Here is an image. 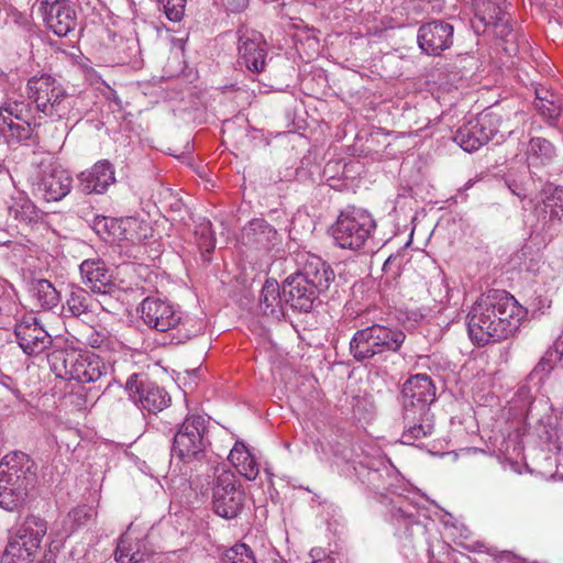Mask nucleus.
<instances>
[{
    "instance_id": "nucleus-1",
    "label": "nucleus",
    "mask_w": 563,
    "mask_h": 563,
    "mask_svg": "<svg viewBox=\"0 0 563 563\" xmlns=\"http://www.w3.org/2000/svg\"><path fill=\"white\" fill-rule=\"evenodd\" d=\"M526 313L510 294L489 290L475 301L467 314L470 338L477 345L505 340L519 329Z\"/></svg>"
},
{
    "instance_id": "nucleus-2",
    "label": "nucleus",
    "mask_w": 563,
    "mask_h": 563,
    "mask_svg": "<svg viewBox=\"0 0 563 563\" xmlns=\"http://www.w3.org/2000/svg\"><path fill=\"white\" fill-rule=\"evenodd\" d=\"M36 483V465L23 452H11L0 462V507L14 511L29 499Z\"/></svg>"
},
{
    "instance_id": "nucleus-3",
    "label": "nucleus",
    "mask_w": 563,
    "mask_h": 563,
    "mask_svg": "<svg viewBox=\"0 0 563 563\" xmlns=\"http://www.w3.org/2000/svg\"><path fill=\"white\" fill-rule=\"evenodd\" d=\"M51 366L57 377L82 384L100 382L109 373L108 365L100 356L73 345L55 352L51 357Z\"/></svg>"
},
{
    "instance_id": "nucleus-4",
    "label": "nucleus",
    "mask_w": 563,
    "mask_h": 563,
    "mask_svg": "<svg viewBox=\"0 0 563 563\" xmlns=\"http://www.w3.org/2000/svg\"><path fill=\"white\" fill-rule=\"evenodd\" d=\"M29 99L35 104L41 118L58 121L73 109V98L64 86L47 74L33 76L26 85Z\"/></svg>"
},
{
    "instance_id": "nucleus-5",
    "label": "nucleus",
    "mask_w": 563,
    "mask_h": 563,
    "mask_svg": "<svg viewBox=\"0 0 563 563\" xmlns=\"http://www.w3.org/2000/svg\"><path fill=\"white\" fill-rule=\"evenodd\" d=\"M376 229L372 214L363 209H350L338 217L332 227V236L341 249L357 251L362 249Z\"/></svg>"
},
{
    "instance_id": "nucleus-6",
    "label": "nucleus",
    "mask_w": 563,
    "mask_h": 563,
    "mask_svg": "<svg viewBox=\"0 0 563 563\" xmlns=\"http://www.w3.org/2000/svg\"><path fill=\"white\" fill-rule=\"evenodd\" d=\"M47 533V522L37 516H29L9 541L2 563H31Z\"/></svg>"
},
{
    "instance_id": "nucleus-7",
    "label": "nucleus",
    "mask_w": 563,
    "mask_h": 563,
    "mask_svg": "<svg viewBox=\"0 0 563 563\" xmlns=\"http://www.w3.org/2000/svg\"><path fill=\"white\" fill-rule=\"evenodd\" d=\"M426 501L427 499L417 493L397 494L390 497L387 505L388 514L399 538L411 539L415 529H422L419 517L424 514Z\"/></svg>"
},
{
    "instance_id": "nucleus-8",
    "label": "nucleus",
    "mask_w": 563,
    "mask_h": 563,
    "mask_svg": "<svg viewBox=\"0 0 563 563\" xmlns=\"http://www.w3.org/2000/svg\"><path fill=\"white\" fill-rule=\"evenodd\" d=\"M206 423L207 420L202 416L192 415L187 417L174 435L173 455L183 462L200 459L209 444L205 437Z\"/></svg>"
},
{
    "instance_id": "nucleus-9",
    "label": "nucleus",
    "mask_w": 563,
    "mask_h": 563,
    "mask_svg": "<svg viewBox=\"0 0 563 563\" xmlns=\"http://www.w3.org/2000/svg\"><path fill=\"white\" fill-rule=\"evenodd\" d=\"M501 115L495 111H486L467 120L457 129L453 141L465 152H474L490 141L500 131Z\"/></svg>"
},
{
    "instance_id": "nucleus-10",
    "label": "nucleus",
    "mask_w": 563,
    "mask_h": 563,
    "mask_svg": "<svg viewBox=\"0 0 563 563\" xmlns=\"http://www.w3.org/2000/svg\"><path fill=\"white\" fill-rule=\"evenodd\" d=\"M31 185L35 195L46 201H59L73 187L70 174L53 162H42L31 176Z\"/></svg>"
},
{
    "instance_id": "nucleus-11",
    "label": "nucleus",
    "mask_w": 563,
    "mask_h": 563,
    "mask_svg": "<svg viewBox=\"0 0 563 563\" xmlns=\"http://www.w3.org/2000/svg\"><path fill=\"white\" fill-rule=\"evenodd\" d=\"M213 508L217 515L231 519L243 508L244 493L236 485L235 475L230 471L220 472L213 484Z\"/></svg>"
},
{
    "instance_id": "nucleus-12",
    "label": "nucleus",
    "mask_w": 563,
    "mask_h": 563,
    "mask_svg": "<svg viewBox=\"0 0 563 563\" xmlns=\"http://www.w3.org/2000/svg\"><path fill=\"white\" fill-rule=\"evenodd\" d=\"M125 388L131 399L151 413L164 410L172 400L169 394L163 387L139 374H132L128 378Z\"/></svg>"
},
{
    "instance_id": "nucleus-13",
    "label": "nucleus",
    "mask_w": 563,
    "mask_h": 563,
    "mask_svg": "<svg viewBox=\"0 0 563 563\" xmlns=\"http://www.w3.org/2000/svg\"><path fill=\"white\" fill-rule=\"evenodd\" d=\"M239 63L254 74L264 71L267 62L266 41L262 33L251 29L238 31Z\"/></svg>"
},
{
    "instance_id": "nucleus-14",
    "label": "nucleus",
    "mask_w": 563,
    "mask_h": 563,
    "mask_svg": "<svg viewBox=\"0 0 563 563\" xmlns=\"http://www.w3.org/2000/svg\"><path fill=\"white\" fill-rule=\"evenodd\" d=\"M435 399V386L427 374L410 376L402 385L401 401L404 411L427 412Z\"/></svg>"
},
{
    "instance_id": "nucleus-15",
    "label": "nucleus",
    "mask_w": 563,
    "mask_h": 563,
    "mask_svg": "<svg viewBox=\"0 0 563 563\" xmlns=\"http://www.w3.org/2000/svg\"><path fill=\"white\" fill-rule=\"evenodd\" d=\"M40 12L45 25L57 36H66L77 25V13L68 0H42Z\"/></svg>"
},
{
    "instance_id": "nucleus-16",
    "label": "nucleus",
    "mask_w": 563,
    "mask_h": 563,
    "mask_svg": "<svg viewBox=\"0 0 563 563\" xmlns=\"http://www.w3.org/2000/svg\"><path fill=\"white\" fill-rule=\"evenodd\" d=\"M139 312L147 327L161 332L176 328L181 320V312L174 305L157 297L145 298Z\"/></svg>"
},
{
    "instance_id": "nucleus-17",
    "label": "nucleus",
    "mask_w": 563,
    "mask_h": 563,
    "mask_svg": "<svg viewBox=\"0 0 563 563\" xmlns=\"http://www.w3.org/2000/svg\"><path fill=\"white\" fill-rule=\"evenodd\" d=\"M14 334L19 346L29 356L40 355L52 344V336L32 314L24 316L15 324Z\"/></svg>"
},
{
    "instance_id": "nucleus-18",
    "label": "nucleus",
    "mask_w": 563,
    "mask_h": 563,
    "mask_svg": "<svg viewBox=\"0 0 563 563\" xmlns=\"http://www.w3.org/2000/svg\"><path fill=\"white\" fill-rule=\"evenodd\" d=\"M296 263L298 269L295 273L316 292L321 294L329 289L334 279V273L321 257L306 252L298 253Z\"/></svg>"
},
{
    "instance_id": "nucleus-19",
    "label": "nucleus",
    "mask_w": 563,
    "mask_h": 563,
    "mask_svg": "<svg viewBox=\"0 0 563 563\" xmlns=\"http://www.w3.org/2000/svg\"><path fill=\"white\" fill-rule=\"evenodd\" d=\"M454 27L443 21H432L421 25L418 30V44L428 55H440L451 47Z\"/></svg>"
},
{
    "instance_id": "nucleus-20",
    "label": "nucleus",
    "mask_w": 563,
    "mask_h": 563,
    "mask_svg": "<svg viewBox=\"0 0 563 563\" xmlns=\"http://www.w3.org/2000/svg\"><path fill=\"white\" fill-rule=\"evenodd\" d=\"M114 181V167L108 159L98 161L78 175V187L86 195H102Z\"/></svg>"
},
{
    "instance_id": "nucleus-21",
    "label": "nucleus",
    "mask_w": 563,
    "mask_h": 563,
    "mask_svg": "<svg viewBox=\"0 0 563 563\" xmlns=\"http://www.w3.org/2000/svg\"><path fill=\"white\" fill-rule=\"evenodd\" d=\"M282 294L286 305L291 309L309 312L312 309L318 292L305 283V280L296 273L289 275L283 283Z\"/></svg>"
},
{
    "instance_id": "nucleus-22",
    "label": "nucleus",
    "mask_w": 563,
    "mask_h": 563,
    "mask_svg": "<svg viewBox=\"0 0 563 563\" xmlns=\"http://www.w3.org/2000/svg\"><path fill=\"white\" fill-rule=\"evenodd\" d=\"M82 283L92 292L108 295L114 291L115 285L107 264L99 257L85 260L79 265Z\"/></svg>"
},
{
    "instance_id": "nucleus-23",
    "label": "nucleus",
    "mask_w": 563,
    "mask_h": 563,
    "mask_svg": "<svg viewBox=\"0 0 563 563\" xmlns=\"http://www.w3.org/2000/svg\"><path fill=\"white\" fill-rule=\"evenodd\" d=\"M101 303L85 288L70 286L63 309L66 316L80 318L96 314Z\"/></svg>"
},
{
    "instance_id": "nucleus-24",
    "label": "nucleus",
    "mask_w": 563,
    "mask_h": 563,
    "mask_svg": "<svg viewBox=\"0 0 563 563\" xmlns=\"http://www.w3.org/2000/svg\"><path fill=\"white\" fill-rule=\"evenodd\" d=\"M148 555L144 540L140 534H135L132 525L121 536L115 550V560L118 563H141Z\"/></svg>"
},
{
    "instance_id": "nucleus-25",
    "label": "nucleus",
    "mask_w": 563,
    "mask_h": 563,
    "mask_svg": "<svg viewBox=\"0 0 563 563\" xmlns=\"http://www.w3.org/2000/svg\"><path fill=\"white\" fill-rule=\"evenodd\" d=\"M405 430L402 439L405 443L430 437L434 429L433 415L427 412L404 411Z\"/></svg>"
},
{
    "instance_id": "nucleus-26",
    "label": "nucleus",
    "mask_w": 563,
    "mask_h": 563,
    "mask_svg": "<svg viewBox=\"0 0 563 563\" xmlns=\"http://www.w3.org/2000/svg\"><path fill=\"white\" fill-rule=\"evenodd\" d=\"M476 15L485 25L494 26L496 34L500 37H506L511 32L505 3L485 1L477 9Z\"/></svg>"
},
{
    "instance_id": "nucleus-27",
    "label": "nucleus",
    "mask_w": 563,
    "mask_h": 563,
    "mask_svg": "<svg viewBox=\"0 0 563 563\" xmlns=\"http://www.w3.org/2000/svg\"><path fill=\"white\" fill-rule=\"evenodd\" d=\"M229 460L246 479L254 481L257 477L260 472L258 464L244 442H235L229 454Z\"/></svg>"
},
{
    "instance_id": "nucleus-28",
    "label": "nucleus",
    "mask_w": 563,
    "mask_h": 563,
    "mask_svg": "<svg viewBox=\"0 0 563 563\" xmlns=\"http://www.w3.org/2000/svg\"><path fill=\"white\" fill-rule=\"evenodd\" d=\"M284 298L276 280H266L260 296V308L264 314L279 319L284 316Z\"/></svg>"
},
{
    "instance_id": "nucleus-29",
    "label": "nucleus",
    "mask_w": 563,
    "mask_h": 563,
    "mask_svg": "<svg viewBox=\"0 0 563 563\" xmlns=\"http://www.w3.org/2000/svg\"><path fill=\"white\" fill-rule=\"evenodd\" d=\"M373 333L369 327L357 330L350 341V352L354 360L364 362L380 354L376 341L372 338Z\"/></svg>"
},
{
    "instance_id": "nucleus-30",
    "label": "nucleus",
    "mask_w": 563,
    "mask_h": 563,
    "mask_svg": "<svg viewBox=\"0 0 563 563\" xmlns=\"http://www.w3.org/2000/svg\"><path fill=\"white\" fill-rule=\"evenodd\" d=\"M380 353L397 352L405 342L406 334L397 328H388L383 324H373L369 327Z\"/></svg>"
},
{
    "instance_id": "nucleus-31",
    "label": "nucleus",
    "mask_w": 563,
    "mask_h": 563,
    "mask_svg": "<svg viewBox=\"0 0 563 563\" xmlns=\"http://www.w3.org/2000/svg\"><path fill=\"white\" fill-rule=\"evenodd\" d=\"M34 119L0 121V131L8 144L14 145L29 140L35 125Z\"/></svg>"
},
{
    "instance_id": "nucleus-32",
    "label": "nucleus",
    "mask_w": 563,
    "mask_h": 563,
    "mask_svg": "<svg viewBox=\"0 0 563 563\" xmlns=\"http://www.w3.org/2000/svg\"><path fill=\"white\" fill-rule=\"evenodd\" d=\"M534 107L547 120H555L561 114V99L552 90L541 87L536 89Z\"/></svg>"
},
{
    "instance_id": "nucleus-33",
    "label": "nucleus",
    "mask_w": 563,
    "mask_h": 563,
    "mask_svg": "<svg viewBox=\"0 0 563 563\" xmlns=\"http://www.w3.org/2000/svg\"><path fill=\"white\" fill-rule=\"evenodd\" d=\"M8 212L11 218L24 223L36 222L41 217L33 201L23 195H19L12 199Z\"/></svg>"
},
{
    "instance_id": "nucleus-34",
    "label": "nucleus",
    "mask_w": 563,
    "mask_h": 563,
    "mask_svg": "<svg viewBox=\"0 0 563 563\" xmlns=\"http://www.w3.org/2000/svg\"><path fill=\"white\" fill-rule=\"evenodd\" d=\"M562 355L563 350L561 349V344L555 343L553 346L549 347L541 357L540 362L529 374V380L532 382L534 379H538V384L544 383L545 377L561 361Z\"/></svg>"
},
{
    "instance_id": "nucleus-35",
    "label": "nucleus",
    "mask_w": 563,
    "mask_h": 563,
    "mask_svg": "<svg viewBox=\"0 0 563 563\" xmlns=\"http://www.w3.org/2000/svg\"><path fill=\"white\" fill-rule=\"evenodd\" d=\"M528 161L531 165H545L555 156V148L551 142L542 137H532L528 144Z\"/></svg>"
},
{
    "instance_id": "nucleus-36",
    "label": "nucleus",
    "mask_w": 563,
    "mask_h": 563,
    "mask_svg": "<svg viewBox=\"0 0 563 563\" xmlns=\"http://www.w3.org/2000/svg\"><path fill=\"white\" fill-rule=\"evenodd\" d=\"M537 203L542 202L547 212L549 209L550 218H560L563 212V187H553L548 184L543 187L540 195L536 197Z\"/></svg>"
},
{
    "instance_id": "nucleus-37",
    "label": "nucleus",
    "mask_w": 563,
    "mask_h": 563,
    "mask_svg": "<svg viewBox=\"0 0 563 563\" xmlns=\"http://www.w3.org/2000/svg\"><path fill=\"white\" fill-rule=\"evenodd\" d=\"M34 119L32 108L24 99L7 98L0 106V121Z\"/></svg>"
},
{
    "instance_id": "nucleus-38",
    "label": "nucleus",
    "mask_w": 563,
    "mask_h": 563,
    "mask_svg": "<svg viewBox=\"0 0 563 563\" xmlns=\"http://www.w3.org/2000/svg\"><path fill=\"white\" fill-rule=\"evenodd\" d=\"M249 235L252 234L253 242L263 249H269L277 240V231L266 221L256 219L249 224Z\"/></svg>"
},
{
    "instance_id": "nucleus-39",
    "label": "nucleus",
    "mask_w": 563,
    "mask_h": 563,
    "mask_svg": "<svg viewBox=\"0 0 563 563\" xmlns=\"http://www.w3.org/2000/svg\"><path fill=\"white\" fill-rule=\"evenodd\" d=\"M34 296L42 308L51 310L58 306L60 301L59 292L47 279H40L33 287Z\"/></svg>"
},
{
    "instance_id": "nucleus-40",
    "label": "nucleus",
    "mask_w": 563,
    "mask_h": 563,
    "mask_svg": "<svg viewBox=\"0 0 563 563\" xmlns=\"http://www.w3.org/2000/svg\"><path fill=\"white\" fill-rule=\"evenodd\" d=\"M92 512V508L86 505L74 508L64 520L65 526L68 527H65L64 533L58 537L63 539L69 536L76 528L85 525L93 516Z\"/></svg>"
},
{
    "instance_id": "nucleus-41",
    "label": "nucleus",
    "mask_w": 563,
    "mask_h": 563,
    "mask_svg": "<svg viewBox=\"0 0 563 563\" xmlns=\"http://www.w3.org/2000/svg\"><path fill=\"white\" fill-rule=\"evenodd\" d=\"M542 385L538 379L530 382L528 377L526 384L518 388L514 401L521 410L528 411Z\"/></svg>"
},
{
    "instance_id": "nucleus-42",
    "label": "nucleus",
    "mask_w": 563,
    "mask_h": 563,
    "mask_svg": "<svg viewBox=\"0 0 563 563\" xmlns=\"http://www.w3.org/2000/svg\"><path fill=\"white\" fill-rule=\"evenodd\" d=\"M223 563H256V559L247 544L236 543L224 553Z\"/></svg>"
},
{
    "instance_id": "nucleus-43",
    "label": "nucleus",
    "mask_w": 563,
    "mask_h": 563,
    "mask_svg": "<svg viewBox=\"0 0 563 563\" xmlns=\"http://www.w3.org/2000/svg\"><path fill=\"white\" fill-rule=\"evenodd\" d=\"M198 246L203 252H211L216 247V238L211 229V222L202 220L195 230Z\"/></svg>"
},
{
    "instance_id": "nucleus-44",
    "label": "nucleus",
    "mask_w": 563,
    "mask_h": 563,
    "mask_svg": "<svg viewBox=\"0 0 563 563\" xmlns=\"http://www.w3.org/2000/svg\"><path fill=\"white\" fill-rule=\"evenodd\" d=\"M166 18L172 22H179L185 14L186 0H157Z\"/></svg>"
},
{
    "instance_id": "nucleus-45",
    "label": "nucleus",
    "mask_w": 563,
    "mask_h": 563,
    "mask_svg": "<svg viewBox=\"0 0 563 563\" xmlns=\"http://www.w3.org/2000/svg\"><path fill=\"white\" fill-rule=\"evenodd\" d=\"M176 327L178 328V332L186 339L198 335L203 329V321L199 319L191 318L189 316L183 317Z\"/></svg>"
},
{
    "instance_id": "nucleus-46",
    "label": "nucleus",
    "mask_w": 563,
    "mask_h": 563,
    "mask_svg": "<svg viewBox=\"0 0 563 563\" xmlns=\"http://www.w3.org/2000/svg\"><path fill=\"white\" fill-rule=\"evenodd\" d=\"M117 228V222L114 219L107 217H97L93 220L92 229L96 231L101 239L107 240L111 235H115L114 229Z\"/></svg>"
},
{
    "instance_id": "nucleus-47",
    "label": "nucleus",
    "mask_w": 563,
    "mask_h": 563,
    "mask_svg": "<svg viewBox=\"0 0 563 563\" xmlns=\"http://www.w3.org/2000/svg\"><path fill=\"white\" fill-rule=\"evenodd\" d=\"M104 335L96 331L93 328L87 329L86 332L81 333L80 339H76L78 346H90L92 349H99L104 343Z\"/></svg>"
},
{
    "instance_id": "nucleus-48",
    "label": "nucleus",
    "mask_w": 563,
    "mask_h": 563,
    "mask_svg": "<svg viewBox=\"0 0 563 563\" xmlns=\"http://www.w3.org/2000/svg\"><path fill=\"white\" fill-rule=\"evenodd\" d=\"M505 184L510 192L518 197L521 200H525L528 197V190L522 180L517 179L516 177L508 175L505 178Z\"/></svg>"
},
{
    "instance_id": "nucleus-49",
    "label": "nucleus",
    "mask_w": 563,
    "mask_h": 563,
    "mask_svg": "<svg viewBox=\"0 0 563 563\" xmlns=\"http://www.w3.org/2000/svg\"><path fill=\"white\" fill-rule=\"evenodd\" d=\"M321 554H323L321 549H312L309 554L312 559L311 563H335L331 556L324 555L321 558Z\"/></svg>"
},
{
    "instance_id": "nucleus-50",
    "label": "nucleus",
    "mask_w": 563,
    "mask_h": 563,
    "mask_svg": "<svg viewBox=\"0 0 563 563\" xmlns=\"http://www.w3.org/2000/svg\"><path fill=\"white\" fill-rule=\"evenodd\" d=\"M0 384L11 390L16 397H19L20 391L13 384V379L8 375H2L0 378Z\"/></svg>"
},
{
    "instance_id": "nucleus-51",
    "label": "nucleus",
    "mask_w": 563,
    "mask_h": 563,
    "mask_svg": "<svg viewBox=\"0 0 563 563\" xmlns=\"http://www.w3.org/2000/svg\"><path fill=\"white\" fill-rule=\"evenodd\" d=\"M475 181H476V180H474V179H468V180L465 183L463 190H467V189L472 188V187L474 186Z\"/></svg>"
},
{
    "instance_id": "nucleus-52",
    "label": "nucleus",
    "mask_w": 563,
    "mask_h": 563,
    "mask_svg": "<svg viewBox=\"0 0 563 563\" xmlns=\"http://www.w3.org/2000/svg\"><path fill=\"white\" fill-rule=\"evenodd\" d=\"M377 475H378L377 471H371L368 473V476H369L371 481L375 479L377 477Z\"/></svg>"
},
{
    "instance_id": "nucleus-53",
    "label": "nucleus",
    "mask_w": 563,
    "mask_h": 563,
    "mask_svg": "<svg viewBox=\"0 0 563 563\" xmlns=\"http://www.w3.org/2000/svg\"><path fill=\"white\" fill-rule=\"evenodd\" d=\"M501 558H503V559H506V560H509L510 558H512V555H511V553H509V552H504V553L501 554Z\"/></svg>"
}]
</instances>
